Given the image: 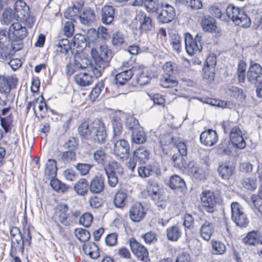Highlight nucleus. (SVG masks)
<instances>
[{
	"label": "nucleus",
	"mask_w": 262,
	"mask_h": 262,
	"mask_svg": "<svg viewBox=\"0 0 262 262\" xmlns=\"http://www.w3.org/2000/svg\"><path fill=\"white\" fill-rule=\"evenodd\" d=\"M218 172L223 179L228 180L229 179V165L227 163L220 164L218 168Z\"/></svg>",
	"instance_id": "53"
},
{
	"label": "nucleus",
	"mask_w": 262,
	"mask_h": 262,
	"mask_svg": "<svg viewBox=\"0 0 262 262\" xmlns=\"http://www.w3.org/2000/svg\"><path fill=\"white\" fill-rule=\"evenodd\" d=\"M147 190L149 196L154 201L159 210L166 208L167 202L165 196L160 193L159 185L156 182L149 183Z\"/></svg>",
	"instance_id": "2"
},
{
	"label": "nucleus",
	"mask_w": 262,
	"mask_h": 262,
	"mask_svg": "<svg viewBox=\"0 0 262 262\" xmlns=\"http://www.w3.org/2000/svg\"><path fill=\"white\" fill-rule=\"evenodd\" d=\"M152 73L146 69H143L137 78V82L140 85H145L148 83L151 77Z\"/></svg>",
	"instance_id": "41"
},
{
	"label": "nucleus",
	"mask_w": 262,
	"mask_h": 262,
	"mask_svg": "<svg viewBox=\"0 0 262 262\" xmlns=\"http://www.w3.org/2000/svg\"><path fill=\"white\" fill-rule=\"evenodd\" d=\"M201 25L205 32H208L215 37L221 35V30L216 26L215 20L211 17L205 18L202 20Z\"/></svg>",
	"instance_id": "16"
},
{
	"label": "nucleus",
	"mask_w": 262,
	"mask_h": 262,
	"mask_svg": "<svg viewBox=\"0 0 262 262\" xmlns=\"http://www.w3.org/2000/svg\"><path fill=\"white\" fill-rule=\"evenodd\" d=\"M93 158L98 164H104L106 159V154L104 149L99 148L93 153Z\"/></svg>",
	"instance_id": "50"
},
{
	"label": "nucleus",
	"mask_w": 262,
	"mask_h": 262,
	"mask_svg": "<svg viewBox=\"0 0 262 262\" xmlns=\"http://www.w3.org/2000/svg\"><path fill=\"white\" fill-rule=\"evenodd\" d=\"M10 234L12 243H16L20 246V247H23L24 246V241L18 228L16 227L13 228L10 231Z\"/></svg>",
	"instance_id": "39"
},
{
	"label": "nucleus",
	"mask_w": 262,
	"mask_h": 262,
	"mask_svg": "<svg viewBox=\"0 0 262 262\" xmlns=\"http://www.w3.org/2000/svg\"><path fill=\"white\" fill-rule=\"evenodd\" d=\"M93 217L90 213L83 214L79 219L80 223L85 227H88L93 221Z\"/></svg>",
	"instance_id": "57"
},
{
	"label": "nucleus",
	"mask_w": 262,
	"mask_h": 262,
	"mask_svg": "<svg viewBox=\"0 0 262 262\" xmlns=\"http://www.w3.org/2000/svg\"><path fill=\"white\" fill-rule=\"evenodd\" d=\"M74 46L76 47H83L86 46V39L85 37L80 34L75 35L73 39Z\"/></svg>",
	"instance_id": "59"
},
{
	"label": "nucleus",
	"mask_w": 262,
	"mask_h": 262,
	"mask_svg": "<svg viewBox=\"0 0 262 262\" xmlns=\"http://www.w3.org/2000/svg\"><path fill=\"white\" fill-rule=\"evenodd\" d=\"M217 152L219 155L222 156L228 155V152H229V139H225L222 141L221 144L219 146Z\"/></svg>",
	"instance_id": "52"
},
{
	"label": "nucleus",
	"mask_w": 262,
	"mask_h": 262,
	"mask_svg": "<svg viewBox=\"0 0 262 262\" xmlns=\"http://www.w3.org/2000/svg\"><path fill=\"white\" fill-rule=\"evenodd\" d=\"M163 70L166 73L165 74L171 75L177 71V66L175 63L171 62H166L163 67Z\"/></svg>",
	"instance_id": "62"
},
{
	"label": "nucleus",
	"mask_w": 262,
	"mask_h": 262,
	"mask_svg": "<svg viewBox=\"0 0 262 262\" xmlns=\"http://www.w3.org/2000/svg\"><path fill=\"white\" fill-rule=\"evenodd\" d=\"M168 185L171 189H180L181 191H183L186 189V184L184 180L176 174L170 177Z\"/></svg>",
	"instance_id": "24"
},
{
	"label": "nucleus",
	"mask_w": 262,
	"mask_h": 262,
	"mask_svg": "<svg viewBox=\"0 0 262 262\" xmlns=\"http://www.w3.org/2000/svg\"><path fill=\"white\" fill-rule=\"evenodd\" d=\"M160 84L165 88L174 87L177 85L178 81L174 76L169 74H164L161 79Z\"/></svg>",
	"instance_id": "33"
},
{
	"label": "nucleus",
	"mask_w": 262,
	"mask_h": 262,
	"mask_svg": "<svg viewBox=\"0 0 262 262\" xmlns=\"http://www.w3.org/2000/svg\"><path fill=\"white\" fill-rule=\"evenodd\" d=\"M129 145L124 140H118L114 144L113 154L115 157L122 160L127 159L129 156Z\"/></svg>",
	"instance_id": "9"
},
{
	"label": "nucleus",
	"mask_w": 262,
	"mask_h": 262,
	"mask_svg": "<svg viewBox=\"0 0 262 262\" xmlns=\"http://www.w3.org/2000/svg\"><path fill=\"white\" fill-rule=\"evenodd\" d=\"M57 46V51L63 54L67 53L70 49L69 41L67 39L60 40Z\"/></svg>",
	"instance_id": "56"
},
{
	"label": "nucleus",
	"mask_w": 262,
	"mask_h": 262,
	"mask_svg": "<svg viewBox=\"0 0 262 262\" xmlns=\"http://www.w3.org/2000/svg\"><path fill=\"white\" fill-rule=\"evenodd\" d=\"M130 219L134 222H139L143 220L146 214V210L140 203L132 204L129 210Z\"/></svg>",
	"instance_id": "11"
},
{
	"label": "nucleus",
	"mask_w": 262,
	"mask_h": 262,
	"mask_svg": "<svg viewBox=\"0 0 262 262\" xmlns=\"http://www.w3.org/2000/svg\"><path fill=\"white\" fill-rule=\"evenodd\" d=\"M94 128L92 130V140L99 143H103L106 137V133L104 123L100 120L94 121Z\"/></svg>",
	"instance_id": "12"
},
{
	"label": "nucleus",
	"mask_w": 262,
	"mask_h": 262,
	"mask_svg": "<svg viewBox=\"0 0 262 262\" xmlns=\"http://www.w3.org/2000/svg\"><path fill=\"white\" fill-rule=\"evenodd\" d=\"M133 154L141 163H145L149 159V152L146 148L143 146L137 149Z\"/></svg>",
	"instance_id": "32"
},
{
	"label": "nucleus",
	"mask_w": 262,
	"mask_h": 262,
	"mask_svg": "<svg viewBox=\"0 0 262 262\" xmlns=\"http://www.w3.org/2000/svg\"><path fill=\"white\" fill-rule=\"evenodd\" d=\"M68 209L66 204H61L57 205L55 209V216H58L60 222L66 226H69L72 223L68 213Z\"/></svg>",
	"instance_id": "17"
},
{
	"label": "nucleus",
	"mask_w": 262,
	"mask_h": 262,
	"mask_svg": "<svg viewBox=\"0 0 262 262\" xmlns=\"http://www.w3.org/2000/svg\"><path fill=\"white\" fill-rule=\"evenodd\" d=\"M230 142L233 146L240 149L245 148L246 143L243 137V134L239 127H233L230 130Z\"/></svg>",
	"instance_id": "15"
},
{
	"label": "nucleus",
	"mask_w": 262,
	"mask_h": 262,
	"mask_svg": "<svg viewBox=\"0 0 262 262\" xmlns=\"http://www.w3.org/2000/svg\"><path fill=\"white\" fill-rule=\"evenodd\" d=\"M103 88L104 84L102 82H100L96 85L89 95L91 101H94L98 97Z\"/></svg>",
	"instance_id": "45"
},
{
	"label": "nucleus",
	"mask_w": 262,
	"mask_h": 262,
	"mask_svg": "<svg viewBox=\"0 0 262 262\" xmlns=\"http://www.w3.org/2000/svg\"><path fill=\"white\" fill-rule=\"evenodd\" d=\"M51 186L57 191L66 192L68 188L57 179L52 178L50 181Z\"/></svg>",
	"instance_id": "49"
},
{
	"label": "nucleus",
	"mask_w": 262,
	"mask_h": 262,
	"mask_svg": "<svg viewBox=\"0 0 262 262\" xmlns=\"http://www.w3.org/2000/svg\"><path fill=\"white\" fill-rule=\"evenodd\" d=\"M136 70L135 67H133L132 69L122 71L116 74L115 77L116 83L121 85L123 84L132 77L136 72Z\"/></svg>",
	"instance_id": "29"
},
{
	"label": "nucleus",
	"mask_w": 262,
	"mask_h": 262,
	"mask_svg": "<svg viewBox=\"0 0 262 262\" xmlns=\"http://www.w3.org/2000/svg\"><path fill=\"white\" fill-rule=\"evenodd\" d=\"M75 234L76 237L80 241L85 242L90 238V234L89 232L84 229L78 228L75 230Z\"/></svg>",
	"instance_id": "48"
},
{
	"label": "nucleus",
	"mask_w": 262,
	"mask_h": 262,
	"mask_svg": "<svg viewBox=\"0 0 262 262\" xmlns=\"http://www.w3.org/2000/svg\"><path fill=\"white\" fill-rule=\"evenodd\" d=\"M129 245L133 253L139 259L144 260L147 258L148 252L144 246L135 239H130Z\"/></svg>",
	"instance_id": "19"
},
{
	"label": "nucleus",
	"mask_w": 262,
	"mask_h": 262,
	"mask_svg": "<svg viewBox=\"0 0 262 262\" xmlns=\"http://www.w3.org/2000/svg\"><path fill=\"white\" fill-rule=\"evenodd\" d=\"M230 97L232 98L233 101H235V103H241L245 100L246 95L242 89L232 86L230 88Z\"/></svg>",
	"instance_id": "27"
},
{
	"label": "nucleus",
	"mask_w": 262,
	"mask_h": 262,
	"mask_svg": "<svg viewBox=\"0 0 262 262\" xmlns=\"http://www.w3.org/2000/svg\"><path fill=\"white\" fill-rule=\"evenodd\" d=\"M185 49L187 53L190 55L199 53L202 48L201 36L197 34L192 38L189 33H186L185 37Z\"/></svg>",
	"instance_id": "5"
},
{
	"label": "nucleus",
	"mask_w": 262,
	"mask_h": 262,
	"mask_svg": "<svg viewBox=\"0 0 262 262\" xmlns=\"http://www.w3.org/2000/svg\"><path fill=\"white\" fill-rule=\"evenodd\" d=\"M201 204L204 209L208 212L212 213L218 202V198L214 193L210 190H205L201 195Z\"/></svg>",
	"instance_id": "4"
},
{
	"label": "nucleus",
	"mask_w": 262,
	"mask_h": 262,
	"mask_svg": "<svg viewBox=\"0 0 262 262\" xmlns=\"http://www.w3.org/2000/svg\"><path fill=\"white\" fill-rule=\"evenodd\" d=\"M80 10L76 6H74L72 8H69L64 12V17L68 19L72 20L78 18L79 17Z\"/></svg>",
	"instance_id": "43"
},
{
	"label": "nucleus",
	"mask_w": 262,
	"mask_h": 262,
	"mask_svg": "<svg viewBox=\"0 0 262 262\" xmlns=\"http://www.w3.org/2000/svg\"><path fill=\"white\" fill-rule=\"evenodd\" d=\"M245 245L255 246L259 243V236L255 231L249 232L246 236L242 239Z\"/></svg>",
	"instance_id": "34"
},
{
	"label": "nucleus",
	"mask_w": 262,
	"mask_h": 262,
	"mask_svg": "<svg viewBox=\"0 0 262 262\" xmlns=\"http://www.w3.org/2000/svg\"><path fill=\"white\" fill-rule=\"evenodd\" d=\"M114 136L119 137L123 130V126L121 122L118 119H114L112 122Z\"/></svg>",
	"instance_id": "63"
},
{
	"label": "nucleus",
	"mask_w": 262,
	"mask_h": 262,
	"mask_svg": "<svg viewBox=\"0 0 262 262\" xmlns=\"http://www.w3.org/2000/svg\"><path fill=\"white\" fill-rule=\"evenodd\" d=\"M90 191L94 194L101 193L104 189V179L99 176L95 177L89 184Z\"/></svg>",
	"instance_id": "20"
},
{
	"label": "nucleus",
	"mask_w": 262,
	"mask_h": 262,
	"mask_svg": "<svg viewBox=\"0 0 262 262\" xmlns=\"http://www.w3.org/2000/svg\"><path fill=\"white\" fill-rule=\"evenodd\" d=\"M13 10L16 20L30 24L32 18L30 15L29 7L26 3L22 1L17 2Z\"/></svg>",
	"instance_id": "7"
},
{
	"label": "nucleus",
	"mask_w": 262,
	"mask_h": 262,
	"mask_svg": "<svg viewBox=\"0 0 262 262\" xmlns=\"http://www.w3.org/2000/svg\"><path fill=\"white\" fill-rule=\"evenodd\" d=\"M247 78L251 83L262 81V66L259 63L251 61L247 73Z\"/></svg>",
	"instance_id": "8"
},
{
	"label": "nucleus",
	"mask_w": 262,
	"mask_h": 262,
	"mask_svg": "<svg viewBox=\"0 0 262 262\" xmlns=\"http://www.w3.org/2000/svg\"><path fill=\"white\" fill-rule=\"evenodd\" d=\"M170 45L173 50L179 53L181 50V38L180 36L178 34H172L170 40Z\"/></svg>",
	"instance_id": "46"
},
{
	"label": "nucleus",
	"mask_w": 262,
	"mask_h": 262,
	"mask_svg": "<svg viewBox=\"0 0 262 262\" xmlns=\"http://www.w3.org/2000/svg\"><path fill=\"white\" fill-rule=\"evenodd\" d=\"M242 184L246 189L251 191L255 190L256 188L255 181L249 178H244Z\"/></svg>",
	"instance_id": "61"
},
{
	"label": "nucleus",
	"mask_w": 262,
	"mask_h": 262,
	"mask_svg": "<svg viewBox=\"0 0 262 262\" xmlns=\"http://www.w3.org/2000/svg\"><path fill=\"white\" fill-rule=\"evenodd\" d=\"M200 138L201 143L207 146H213L219 140L216 132L213 129L204 131L201 134Z\"/></svg>",
	"instance_id": "18"
},
{
	"label": "nucleus",
	"mask_w": 262,
	"mask_h": 262,
	"mask_svg": "<svg viewBox=\"0 0 262 262\" xmlns=\"http://www.w3.org/2000/svg\"><path fill=\"white\" fill-rule=\"evenodd\" d=\"M115 9L111 6H104L101 10V21L102 23L108 25L114 19Z\"/></svg>",
	"instance_id": "22"
},
{
	"label": "nucleus",
	"mask_w": 262,
	"mask_h": 262,
	"mask_svg": "<svg viewBox=\"0 0 262 262\" xmlns=\"http://www.w3.org/2000/svg\"><path fill=\"white\" fill-rule=\"evenodd\" d=\"M127 199V194L124 190H119L115 194L113 203L117 208L123 207Z\"/></svg>",
	"instance_id": "30"
},
{
	"label": "nucleus",
	"mask_w": 262,
	"mask_h": 262,
	"mask_svg": "<svg viewBox=\"0 0 262 262\" xmlns=\"http://www.w3.org/2000/svg\"><path fill=\"white\" fill-rule=\"evenodd\" d=\"M84 253L93 259H96L99 256L98 247L94 243H88L83 246Z\"/></svg>",
	"instance_id": "25"
},
{
	"label": "nucleus",
	"mask_w": 262,
	"mask_h": 262,
	"mask_svg": "<svg viewBox=\"0 0 262 262\" xmlns=\"http://www.w3.org/2000/svg\"><path fill=\"white\" fill-rule=\"evenodd\" d=\"M144 5L147 11L151 13L156 12L159 8L158 0H144Z\"/></svg>",
	"instance_id": "54"
},
{
	"label": "nucleus",
	"mask_w": 262,
	"mask_h": 262,
	"mask_svg": "<svg viewBox=\"0 0 262 262\" xmlns=\"http://www.w3.org/2000/svg\"><path fill=\"white\" fill-rule=\"evenodd\" d=\"M181 235V231L177 225L170 227L167 229V236L170 241H177Z\"/></svg>",
	"instance_id": "38"
},
{
	"label": "nucleus",
	"mask_w": 262,
	"mask_h": 262,
	"mask_svg": "<svg viewBox=\"0 0 262 262\" xmlns=\"http://www.w3.org/2000/svg\"><path fill=\"white\" fill-rule=\"evenodd\" d=\"M91 54L95 63L102 68L108 66L112 58L111 51L105 45L98 48H93L91 50Z\"/></svg>",
	"instance_id": "1"
},
{
	"label": "nucleus",
	"mask_w": 262,
	"mask_h": 262,
	"mask_svg": "<svg viewBox=\"0 0 262 262\" xmlns=\"http://www.w3.org/2000/svg\"><path fill=\"white\" fill-rule=\"evenodd\" d=\"M28 34L27 29L19 23H14L8 29V35L10 38L14 40H22Z\"/></svg>",
	"instance_id": "10"
},
{
	"label": "nucleus",
	"mask_w": 262,
	"mask_h": 262,
	"mask_svg": "<svg viewBox=\"0 0 262 262\" xmlns=\"http://www.w3.org/2000/svg\"><path fill=\"white\" fill-rule=\"evenodd\" d=\"M56 162L53 159H49L46 164L45 174L49 178H54L56 176Z\"/></svg>",
	"instance_id": "35"
},
{
	"label": "nucleus",
	"mask_w": 262,
	"mask_h": 262,
	"mask_svg": "<svg viewBox=\"0 0 262 262\" xmlns=\"http://www.w3.org/2000/svg\"><path fill=\"white\" fill-rule=\"evenodd\" d=\"M252 203L255 208L262 214V198L259 195L251 196Z\"/></svg>",
	"instance_id": "64"
},
{
	"label": "nucleus",
	"mask_w": 262,
	"mask_h": 262,
	"mask_svg": "<svg viewBox=\"0 0 262 262\" xmlns=\"http://www.w3.org/2000/svg\"><path fill=\"white\" fill-rule=\"evenodd\" d=\"M231 217L236 225L241 228H246L249 225V220L243 211L239 204L233 202L231 205Z\"/></svg>",
	"instance_id": "3"
},
{
	"label": "nucleus",
	"mask_w": 262,
	"mask_h": 262,
	"mask_svg": "<svg viewBox=\"0 0 262 262\" xmlns=\"http://www.w3.org/2000/svg\"><path fill=\"white\" fill-rule=\"evenodd\" d=\"M1 124L6 133H7L11 129L12 125V117L8 115L6 117H1Z\"/></svg>",
	"instance_id": "55"
},
{
	"label": "nucleus",
	"mask_w": 262,
	"mask_h": 262,
	"mask_svg": "<svg viewBox=\"0 0 262 262\" xmlns=\"http://www.w3.org/2000/svg\"><path fill=\"white\" fill-rule=\"evenodd\" d=\"M91 35L94 38L101 37L104 39L109 36L107 30L104 27H99L97 30L94 29H90L88 31V35L90 37Z\"/></svg>",
	"instance_id": "37"
},
{
	"label": "nucleus",
	"mask_w": 262,
	"mask_h": 262,
	"mask_svg": "<svg viewBox=\"0 0 262 262\" xmlns=\"http://www.w3.org/2000/svg\"><path fill=\"white\" fill-rule=\"evenodd\" d=\"M94 127V121L92 122H84L78 128L79 135L83 138L92 140V130Z\"/></svg>",
	"instance_id": "21"
},
{
	"label": "nucleus",
	"mask_w": 262,
	"mask_h": 262,
	"mask_svg": "<svg viewBox=\"0 0 262 262\" xmlns=\"http://www.w3.org/2000/svg\"><path fill=\"white\" fill-rule=\"evenodd\" d=\"M203 102L221 108L226 107L227 104V102L224 101L209 98H205Z\"/></svg>",
	"instance_id": "58"
},
{
	"label": "nucleus",
	"mask_w": 262,
	"mask_h": 262,
	"mask_svg": "<svg viewBox=\"0 0 262 262\" xmlns=\"http://www.w3.org/2000/svg\"><path fill=\"white\" fill-rule=\"evenodd\" d=\"M105 171H112L115 174H122L123 173V168L121 165L115 161L110 162L107 166L104 168Z\"/></svg>",
	"instance_id": "40"
},
{
	"label": "nucleus",
	"mask_w": 262,
	"mask_h": 262,
	"mask_svg": "<svg viewBox=\"0 0 262 262\" xmlns=\"http://www.w3.org/2000/svg\"><path fill=\"white\" fill-rule=\"evenodd\" d=\"M211 244L212 253L214 254H222L225 252L226 247L223 243L217 241H212Z\"/></svg>",
	"instance_id": "47"
},
{
	"label": "nucleus",
	"mask_w": 262,
	"mask_h": 262,
	"mask_svg": "<svg viewBox=\"0 0 262 262\" xmlns=\"http://www.w3.org/2000/svg\"><path fill=\"white\" fill-rule=\"evenodd\" d=\"M89 183L85 179L82 178L78 180L74 185V189L79 195L84 196L88 193Z\"/></svg>",
	"instance_id": "28"
},
{
	"label": "nucleus",
	"mask_w": 262,
	"mask_h": 262,
	"mask_svg": "<svg viewBox=\"0 0 262 262\" xmlns=\"http://www.w3.org/2000/svg\"><path fill=\"white\" fill-rule=\"evenodd\" d=\"M15 20V11L11 9H6L2 15V20L5 24H8Z\"/></svg>",
	"instance_id": "42"
},
{
	"label": "nucleus",
	"mask_w": 262,
	"mask_h": 262,
	"mask_svg": "<svg viewBox=\"0 0 262 262\" xmlns=\"http://www.w3.org/2000/svg\"><path fill=\"white\" fill-rule=\"evenodd\" d=\"M232 7V16L231 19L235 25L241 27L247 28L251 25L250 18L238 7Z\"/></svg>",
	"instance_id": "6"
},
{
	"label": "nucleus",
	"mask_w": 262,
	"mask_h": 262,
	"mask_svg": "<svg viewBox=\"0 0 262 262\" xmlns=\"http://www.w3.org/2000/svg\"><path fill=\"white\" fill-rule=\"evenodd\" d=\"M214 231V227L212 223L206 221L202 225L200 229L201 237L206 241L210 240Z\"/></svg>",
	"instance_id": "23"
},
{
	"label": "nucleus",
	"mask_w": 262,
	"mask_h": 262,
	"mask_svg": "<svg viewBox=\"0 0 262 262\" xmlns=\"http://www.w3.org/2000/svg\"><path fill=\"white\" fill-rule=\"evenodd\" d=\"M126 126L129 129L132 130V131L138 130L142 128L140 126L138 120L133 117H129L127 119Z\"/></svg>",
	"instance_id": "60"
},
{
	"label": "nucleus",
	"mask_w": 262,
	"mask_h": 262,
	"mask_svg": "<svg viewBox=\"0 0 262 262\" xmlns=\"http://www.w3.org/2000/svg\"><path fill=\"white\" fill-rule=\"evenodd\" d=\"M74 79L75 82L81 86L90 85L93 82L92 76L86 73H80L76 74Z\"/></svg>",
	"instance_id": "26"
},
{
	"label": "nucleus",
	"mask_w": 262,
	"mask_h": 262,
	"mask_svg": "<svg viewBox=\"0 0 262 262\" xmlns=\"http://www.w3.org/2000/svg\"><path fill=\"white\" fill-rule=\"evenodd\" d=\"M209 11L212 15L216 18H220L222 20L226 22H228L229 20V15L228 12H227L226 15H222L221 10L215 6L211 7Z\"/></svg>",
	"instance_id": "51"
},
{
	"label": "nucleus",
	"mask_w": 262,
	"mask_h": 262,
	"mask_svg": "<svg viewBox=\"0 0 262 262\" xmlns=\"http://www.w3.org/2000/svg\"><path fill=\"white\" fill-rule=\"evenodd\" d=\"M133 23L141 31H150L153 27L151 19L143 12L137 14Z\"/></svg>",
	"instance_id": "14"
},
{
	"label": "nucleus",
	"mask_w": 262,
	"mask_h": 262,
	"mask_svg": "<svg viewBox=\"0 0 262 262\" xmlns=\"http://www.w3.org/2000/svg\"><path fill=\"white\" fill-rule=\"evenodd\" d=\"M95 18V14L94 11L91 9H84L82 13L80 14L79 19L83 25H88L92 23Z\"/></svg>",
	"instance_id": "31"
},
{
	"label": "nucleus",
	"mask_w": 262,
	"mask_h": 262,
	"mask_svg": "<svg viewBox=\"0 0 262 262\" xmlns=\"http://www.w3.org/2000/svg\"><path fill=\"white\" fill-rule=\"evenodd\" d=\"M176 16L174 8L168 4H163L161 10L158 16V19L161 23H168L171 22Z\"/></svg>",
	"instance_id": "13"
},
{
	"label": "nucleus",
	"mask_w": 262,
	"mask_h": 262,
	"mask_svg": "<svg viewBox=\"0 0 262 262\" xmlns=\"http://www.w3.org/2000/svg\"><path fill=\"white\" fill-rule=\"evenodd\" d=\"M146 140V136L142 128L132 131V141L137 144H143Z\"/></svg>",
	"instance_id": "36"
},
{
	"label": "nucleus",
	"mask_w": 262,
	"mask_h": 262,
	"mask_svg": "<svg viewBox=\"0 0 262 262\" xmlns=\"http://www.w3.org/2000/svg\"><path fill=\"white\" fill-rule=\"evenodd\" d=\"M189 171L197 179L201 180L204 177V170L196 164H190Z\"/></svg>",
	"instance_id": "44"
}]
</instances>
